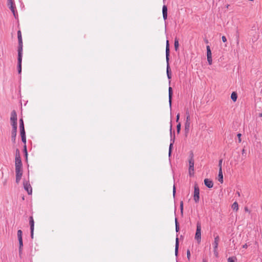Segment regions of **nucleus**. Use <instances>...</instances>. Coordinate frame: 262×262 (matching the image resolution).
Returning <instances> with one entry per match:
<instances>
[{
    "label": "nucleus",
    "instance_id": "obj_52",
    "mask_svg": "<svg viewBox=\"0 0 262 262\" xmlns=\"http://www.w3.org/2000/svg\"><path fill=\"white\" fill-rule=\"evenodd\" d=\"M203 262H207L206 260L203 259Z\"/></svg>",
    "mask_w": 262,
    "mask_h": 262
},
{
    "label": "nucleus",
    "instance_id": "obj_6",
    "mask_svg": "<svg viewBox=\"0 0 262 262\" xmlns=\"http://www.w3.org/2000/svg\"><path fill=\"white\" fill-rule=\"evenodd\" d=\"M23 55V43H18V59H22Z\"/></svg>",
    "mask_w": 262,
    "mask_h": 262
},
{
    "label": "nucleus",
    "instance_id": "obj_16",
    "mask_svg": "<svg viewBox=\"0 0 262 262\" xmlns=\"http://www.w3.org/2000/svg\"><path fill=\"white\" fill-rule=\"evenodd\" d=\"M190 126V122L185 123V133L187 135L189 132V128Z\"/></svg>",
    "mask_w": 262,
    "mask_h": 262
},
{
    "label": "nucleus",
    "instance_id": "obj_11",
    "mask_svg": "<svg viewBox=\"0 0 262 262\" xmlns=\"http://www.w3.org/2000/svg\"><path fill=\"white\" fill-rule=\"evenodd\" d=\"M23 173L21 172H16V183L18 184L21 180V176Z\"/></svg>",
    "mask_w": 262,
    "mask_h": 262
},
{
    "label": "nucleus",
    "instance_id": "obj_4",
    "mask_svg": "<svg viewBox=\"0 0 262 262\" xmlns=\"http://www.w3.org/2000/svg\"><path fill=\"white\" fill-rule=\"evenodd\" d=\"M15 167L22 166L20 156L19 155L18 149L16 150V155L15 157Z\"/></svg>",
    "mask_w": 262,
    "mask_h": 262
},
{
    "label": "nucleus",
    "instance_id": "obj_12",
    "mask_svg": "<svg viewBox=\"0 0 262 262\" xmlns=\"http://www.w3.org/2000/svg\"><path fill=\"white\" fill-rule=\"evenodd\" d=\"M218 178L219 181L222 183L223 182V175L222 169H219Z\"/></svg>",
    "mask_w": 262,
    "mask_h": 262
},
{
    "label": "nucleus",
    "instance_id": "obj_37",
    "mask_svg": "<svg viewBox=\"0 0 262 262\" xmlns=\"http://www.w3.org/2000/svg\"><path fill=\"white\" fill-rule=\"evenodd\" d=\"M237 138H238V142L239 143L241 142V141H242V139H241L242 134L239 133V134H237Z\"/></svg>",
    "mask_w": 262,
    "mask_h": 262
},
{
    "label": "nucleus",
    "instance_id": "obj_23",
    "mask_svg": "<svg viewBox=\"0 0 262 262\" xmlns=\"http://www.w3.org/2000/svg\"><path fill=\"white\" fill-rule=\"evenodd\" d=\"M17 37H18V43H23V40L21 37V34L20 31H18L17 32Z\"/></svg>",
    "mask_w": 262,
    "mask_h": 262
},
{
    "label": "nucleus",
    "instance_id": "obj_27",
    "mask_svg": "<svg viewBox=\"0 0 262 262\" xmlns=\"http://www.w3.org/2000/svg\"><path fill=\"white\" fill-rule=\"evenodd\" d=\"M232 208L233 210L237 211L238 210V204L236 202H234L232 205Z\"/></svg>",
    "mask_w": 262,
    "mask_h": 262
},
{
    "label": "nucleus",
    "instance_id": "obj_32",
    "mask_svg": "<svg viewBox=\"0 0 262 262\" xmlns=\"http://www.w3.org/2000/svg\"><path fill=\"white\" fill-rule=\"evenodd\" d=\"M175 223H176V230L177 232H178L179 230V226L177 221V219H175Z\"/></svg>",
    "mask_w": 262,
    "mask_h": 262
},
{
    "label": "nucleus",
    "instance_id": "obj_47",
    "mask_svg": "<svg viewBox=\"0 0 262 262\" xmlns=\"http://www.w3.org/2000/svg\"><path fill=\"white\" fill-rule=\"evenodd\" d=\"M186 116L190 115H189V111H188V110H186Z\"/></svg>",
    "mask_w": 262,
    "mask_h": 262
},
{
    "label": "nucleus",
    "instance_id": "obj_1",
    "mask_svg": "<svg viewBox=\"0 0 262 262\" xmlns=\"http://www.w3.org/2000/svg\"><path fill=\"white\" fill-rule=\"evenodd\" d=\"M195 239L200 243L201 241V223L198 222L196 223V230L195 234Z\"/></svg>",
    "mask_w": 262,
    "mask_h": 262
},
{
    "label": "nucleus",
    "instance_id": "obj_30",
    "mask_svg": "<svg viewBox=\"0 0 262 262\" xmlns=\"http://www.w3.org/2000/svg\"><path fill=\"white\" fill-rule=\"evenodd\" d=\"M19 127H20V129L25 128L24 122H23V120L22 119H20L19 120Z\"/></svg>",
    "mask_w": 262,
    "mask_h": 262
},
{
    "label": "nucleus",
    "instance_id": "obj_42",
    "mask_svg": "<svg viewBox=\"0 0 262 262\" xmlns=\"http://www.w3.org/2000/svg\"><path fill=\"white\" fill-rule=\"evenodd\" d=\"M190 256V252L189 250H188L187 251V257L188 259H189Z\"/></svg>",
    "mask_w": 262,
    "mask_h": 262
},
{
    "label": "nucleus",
    "instance_id": "obj_49",
    "mask_svg": "<svg viewBox=\"0 0 262 262\" xmlns=\"http://www.w3.org/2000/svg\"><path fill=\"white\" fill-rule=\"evenodd\" d=\"M244 151H245V149H244V148H243V150H242V154H244Z\"/></svg>",
    "mask_w": 262,
    "mask_h": 262
},
{
    "label": "nucleus",
    "instance_id": "obj_3",
    "mask_svg": "<svg viewBox=\"0 0 262 262\" xmlns=\"http://www.w3.org/2000/svg\"><path fill=\"white\" fill-rule=\"evenodd\" d=\"M200 189L197 185H195L194 186V200L197 203L199 201L200 199Z\"/></svg>",
    "mask_w": 262,
    "mask_h": 262
},
{
    "label": "nucleus",
    "instance_id": "obj_5",
    "mask_svg": "<svg viewBox=\"0 0 262 262\" xmlns=\"http://www.w3.org/2000/svg\"><path fill=\"white\" fill-rule=\"evenodd\" d=\"M24 187L25 189L28 192L29 194H31L32 192V187L28 182H24Z\"/></svg>",
    "mask_w": 262,
    "mask_h": 262
},
{
    "label": "nucleus",
    "instance_id": "obj_25",
    "mask_svg": "<svg viewBox=\"0 0 262 262\" xmlns=\"http://www.w3.org/2000/svg\"><path fill=\"white\" fill-rule=\"evenodd\" d=\"M174 49H175L176 51H177L179 48V40L177 38H176L174 40Z\"/></svg>",
    "mask_w": 262,
    "mask_h": 262
},
{
    "label": "nucleus",
    "instance_id": "obj_36",
    "mask_svg": "<svg viewBox=\"0 0 262 262\" xmlns=\"http://www.w3.org/2000/svg\"><path fill=\"white\" fill-rule=\"evenodd\" d=\"M181 129V123H179L177 125V132L179 133Z\"/></svg>",
    "mask_w": 262,
    "mask_h": 262
},
{
    "label": "nucleus",
    "instance_id": "obj_48",
    "mask_svg": "<svg viewBox=\"0 0 262 262\" xmlns=\"http://www.w3.org/2000/svg\"><path fill=\"white\" fill-rule=\"evenodd\" d=\"M19 255H20L22 253V249L20 250V249L19 248Z\"/></svg>",
    "mask_w": 262,
    "mask_h": 262
},
{
    "label": "nucleus",
    "instance_id": "obj_19",
    "mask_svg": "<svg viewBox=\"0 0 262 262\" xmlns=\"http://www.w3.org/2000/svg\"><path fill=\"white\" fill-rule=\"evenodd\" d=\"M30 225L31 230H34V222L32 216L30 217Z\"/></svg>",
    "mask_w": 262,
    "mask_h": 262
},
{
    "label": "nucleus",
    "instance_id": "obj_26",
    "mask_svg": "<svg viewBox=\"0 0 262 262\" xmlns=\"http://www.w3.org/2000/svg\"><path fill=\"white\" fill-rule=\"evenodd\" d=\"M22 235H23V232H22L21 230H18L17 231V237H18V240L23 239Z\"/></svg>",
    "mask_w": 262,
    "mask_h": 262
},
{
    "label": "nucleus",
    "instance_id": "obj_15",
    "mask_svg": "<svg viewBox=\"0 0 262 262\" xmlns=\"http://www.w3.org/2000/svg\"><path fill=\"white\" fill-rule=\"evenodd\" d=\"M17 130H12L11 133V139L13 143L15 142Z\"/></svg>",
    "mask_w": 262,
    "mask_h": 262
},
{
    "label": "nucleus",
    "instance_id": "obj_54",
    "mask_svg": "<svg viewBox=\"0 0 262 262\" xmlns=\"http://www.w3.org/2000/svg\"><path fill=\"white\" fill-rule=\"evenodd\" d=\"M172 130V128H171V126H170V131H171Z\"/></svg>",
    "mask_w": 262,
    "mask_h": 262
},
{
    "label": "nucleus",
    "instance_id": "obj_46",
    "mask_svg": "<svg viewBox=\"0 0 262 262\" xmlns=\"http://www.w3.org/2000/svg\"><path fill=\"white\" fill-rule=\"evenodd\" d=\"M33 232H34V230H31V236L32 238L33 237Z\"/></svg>",
    "mask_w": 262,
    "mask_h": 262
},
{
    "label": "nucleus",
    "instance_id": "obj_51",
    "mask_svg": "<svg viewBox=\"0 0 262 262\" xmlns=\"http://www.w3.org/2000/svg\"><path fill=\"white\" fill-rule=\"evenodd\" d=\"M259 117H262V113L259 114Z\"/></svg>",
    "mask_w": 262,
    "mask_h": 262
},
{
    "label": "nucleus",
    "instance_id": "obj_31",
    "mask_svg": "<svg viewBox=\"0 0 262 262\" xmlns=\"http://www.w3.org/2000/svg\"><path fill=\"white\" fill-rule=\"evenodd\" d=\"M21 166L15 167V172H21Z\"/></svg>",
    "mask_w": 262,
    "mask_h": 262
},
{
    "label": "nucleus",
    "instance_id": "obj_39",
    "mask_svg": "<svg viewBox=\"0 0 262 262\" xmlns=\"http://www.w3.org/2000/svg\"><path fill=\"white\" fill-rule=\"evenodd\" d=\"M172 145H173V143H170V144L169 145V156L170 155L171 152V148H172Z\"/></svg>",
    "mask_w": 262,
    "mask_h": 262
},
{
    "label": "nucleus",
    "instance_id": "obj_8",
    "mask_svg": "<svg viewBox=\"0 0 262 262\" xmlns=\"http://www.w3.org/2000/svg\"><path fill=\"white\" fill-rule=\"evenodd\" d=\"M204 183L205 185L209 188H212L213 186V182L208 179H205L204 180Z\"/></svg>",
    "mask_w": 262,
    "mask_h": 262
},
{
    "label": "nucleus",
    "instance_id": "obj_17",
    "mask_svg": "<svg viewBox=\"0 0 262 262\" xmlns=\"http://www.w3.org/2000/svg\"><path fill=\"white\" fill-rule=\"evenodd\" d=\"M168 91H169V102L170 106H171L172 96V88L171 87L169 88Z\"/></svg>",
    "mask_w": 262,
    "mask_h": 262
},
{
    "label": "nucleus",
    "instance_id": "obj_7",
    "mask_svg": "<svg viewBox=\"0 0 262 262\" xmlns=\"http://www.w3.org/2000/svg\"><path fill=\"white\" fill-rule=\"evenodd\" d=\"M194 161L191 158L189 161V172L190 174H191V172L193 173L194 170Z\"/></svg>",
    "mask_w": 262,
    "mask_h": 262
},
{
    "label": "nucleus",
    "instance_id": "obj_14",
    "mask_svg": "<svg viewBox=\"0 0 262 262\" xmlns=\"http://www.w3.org/2000/svg\"><path fill=\"white\" fill-rule=\"evenodd\" d=\"M169 61L167 62V77L169 79H171V72L170 70V67L169 65Z\"/></svg>",
    "mask_w": 262,
    "mask_h": 262
},
{
    "label": "nucleus",
    "instance_id": "obj_34",
    "mask_svg": "<svg viewBox=\"0 0 262 262\" xmlns=\"http://www.w3.org/2000/svg\"><path fill=\"white\" fill-rule=\"evenodd\" d=\"M19 242V248L20 250L22 249L23 246V239L18 240Z\"/></svg>",
    "mask_w": 262,
    "mask_h": 262
},
{
    "label": "nucleus",
    "instance_id": "obj_2",
    "mask_svg": "<svg viewBox=\"0 0 262 262\" xmlns=\"http://www.w3.org/2000/svg\"><path fill=\"white\" fill-rule=\"evenodd\" d=\"M220 242V237L219 236H216L214 238V241L213 243H212L213 247V253L214 255L216 257H218L219 256V252L217 251L218 248V245Z\"/></svg>",
    "mask_w": 262,
    "mask_h": 262
},
{
    "label": "nucleus",
    "instance_id": "obj_43",
    "mask_svg": "<svg viewBox=\"0 0 262 262\" xmlns=\"http://www.w3.org/2000/svg\"><path fill=\"white\" fill-rule=\"evenodd\" d=\"M222 41L223 42H226L227 41V39L226 38V37L225 36H223L222 37Z\"/></svg>",
    "mask_w": 262,
    "mask_h": 262
},
{
    "label": "nucleus",
    "instance_id": "obj_45",
    "mask_svg": "<svg viewBox=\"0 0 262 262\" xmlns=\"http://www.w3.org/2000/svg\"><path fill=\"white\" fill-rule=\"evenodd\" d=\"M176 193V187L174 186V185H173V195H174Z\"/></svg>",
    "mask_w": 262,
    "mask_h": 262
},
{
    "label": "nucleus",
    "instance_id": "obj_38",
    "mask_svg": "<svg viewBox=\"0 0 262 262\" xmlns=\"http://www.w3.org/2000/svg\"><path fill=\"white\" fill-rule=\"evenodd\" d=\"M222 162H223V160L222 159H221V160H219V169H222Z\"/></svg>",
    "mask_w": 262,
    "mask_h": 262
},
{
    "label": "nucleus",
    "instance_id": "obj_22",
    "mask_svg": "<svg viewBox=\"0 0 262 262\" xmlns=\"http://www.w3.org/2000/svg\"><path fill=\"white\" fill-rule=\"evenodd\" d=\"M21 61L22 59H18V72L19 74L21 72Z\"/></svg>",
    "mask_w": 262,
    "mask_h": 262
},
{
    "label": "nucleus",
    "instance_id": "obj_24",
    "mask_svg": "<svg viewBox=\"0 0 262 262\" xmlns=\"http://www.w3.org/2000/svg\"><path fill=\"white\" fill-rule=\"evenodd\" d=\"M207 49V57L212 56L211 51L210 48L209 46L206 47Z\"/></svg>",
    "mask_w": 262,
    "mask_h": 262
},
{
    "label": "nucleus",
    "instance_id": "obj_21",
    "mask_svg": "<svg viewBox=\"0 0 262 262\" xmlns=\"http://www.w3.org/2000/svg\"><path fill=\"white\" fill-rule=\"evenodd\" d=\"M237 94L236 92H232V93L231 94V99L234 101V102H235L237 100Z\"/></svg>",
    "mask_w": 262,
    "mask_h": 262
},
{
    "label": "nucleus",
    "instance_id": "obj_29",
    "mask_svg": "<svg viewBox=\"0 0 262 262\" xmlns=\"http://www.w3.org/2000/svg\"><path fill=\"white\" fill-rule=\"evenodd\" d=\"M228 262H236V258L234 257H230L228 258Z\"/></svg>",
    "mask_w": 262,
    "mask_h": 262
},
{
    "label": "nucleus",
    "instance_id": "obj_28",
    "mask_svg": "<svg viewBox=\"0 0 262 262\" xmlns=\"http://www.w3.org/2000/svg\"><path fill=\"white\" fill-rule=\"evenodd\" d=\"M13 129L12 130H17V121H11Z\"/></svg>",
    "mask_w": 262,
    "mask_h": 262
},
{
    "label": "nucleus",
    "instance_id": "obj_53",
    "mask_svg": "<svg viewBox=\"0 0 262 262\" xmlns=\"http://www.w3.org/2000/svg\"><path fill=\"white\" fill-rule=\"evenodd\" d=\"M205 42H206V43H208V40H205Z\"/></svg>",
    "mask_w": 262,
    "mask_h": 262
},
{
    "label": "nucleus",
    "instance_id": "obj_33",
    "mask_svg": "<svg viewBox=\"0 0 262 262\" xmlns=\"http://www.w3.org/2000/svg\"><path fill=\"white\" fill-rule=\"evenodd\" d=\"M207 57V61L209 65L212 64V56Z\"/></svg>",
    "mask_w": 262,
    "mask_h": 262
},
{
    "label": "nucleus",
    "instance_id": "obj_20",
    "mask_svg": "<svg viewBox=\"0 0 262 262\" xmlns=\"http://www.w3.org/2000/svg\"><path fill=\"white\" fill-rule=\"evenodd\" d=\"M178 248H179V239L178 238H176V246H175V254L177 255L178 252Z\"/></svg>",
    "mask_w": 262,
    "mask_h": 262
},
{
    "label": "nucleus",
    "instance_id": "obj_50",
    "mask_svg": "<svg viewBox=\"0 0 262 262\" xmlns=\"http://www.w3.org/2000/svg\"><path fill=\"white\" fill-rule=\"evenodd\" d=\"M181 208L182 209V207H183V203H182L181 204Z\"/></svg>",
    "mask_w": 262,
    "mask_h": 262
},
{
    "label": "nucleus",
    "instance_id": "obj_40",
    "mask_svg": "<svg viewBox=\"0 0 262 262\" xmlns=\"http://www.w3.org/2000/svg\"><path fill=\"white\" fill-rule=\"evenodd\" d=\"M21 140H22L23 142L24 143L26 144V136H21Z\"/></svg>",
    "mask_w": 262,
    "mask_h": 262
},
{
    "label": "nucleus",
    "instance_id": "obj_44",
    "mask_svg": "<svg viewBox=\"0 0 262 262\" xmlns=\"http://www.w3.org/2000/svg\"><path fill=\"white\" fill-rule=\"evenodd\" d=\"M179 118H180V114H178L177 115V119H176V122H178L179 120Z\"/></svg>",
    "mask_w": 262,
    "mask_h": 262
},
{
    "label": "nucleus",
    "instance_id": "obj_35",
    "mask_svg": "<svg viewBox=\"0 0 262 262\" xmlns=\"http://www.w3.org/2000/svg\"><path fill=\"white\" fill-rule=\"evenodd\" d=\"M20 136H21V137L25 136V128L20 129Z\"/></svg>",
    "mask_w": 262,
    "mask_h": 262
},
{
    "label": "nucleus",
    "instance_id": "obj_9",
    "mask_svg": "<svg viewBox=\"0 0 262 262\" xmlns=\"http://www.w3.org/2000/svg\"><path fill=\"white\" fill-rule=\"evenodd\" d=\"M169 42L168 41H166V62H168L169 60Z\"/></svg>",
    "mask_w": 262,
    "mask_h": 262
},
{
    "label": "nucleus",
    "instance_id": "obj_41",
    "mask_svg": "<svg viewBox=\"0 0 262 262\" xmlns=\"http://www.w3.org/2000/svg\"><path fill=\"white\" fill-rule=\"evenodd\" d=\"M190 115L187 116L185 122H190Z\"/></svg>",
    "mask_w": 262,
    "mask_h": 262
},
{
    "label": "nucleus",
    "instance_id": "obj_18",
    "mask_svg": "<svg viewBox=\"0 0 262 262\" xmlns=\"http://www.w3.org/2000/svg\"><path fill=\"white\" fill-rule=\"evenodd\" d=\"M13 4L12 0H8V6H9V8L12 11V12L13 13L14 15V9L13 7Z\"/></svg>",
    "mask_w": 262,
    "mask_h": 262
},
{
    "label": "nucleus",
    "instance_id": "obj_13",
    "mask_svg": "<svg viewBox=\"0 0 262 262\" xmlns=\"http://www.w3.org/2000/svg\"><path fill=\"white\" fill-rule=\"evenodd\" d=\"M10 120L11 121H17V115L15 111L11 113Z\"/></svg>",
    "mask_w": 262,
    "mask_h": 262
},
{
    "label": "nucleus",
    "instance_id": "obj_10",
    "mask_svg": "<svg viewBox=\"0 0 262 262\" xmlns=\"http://www.w3.org/2000/svg\"><path fill=\"white\" fill-rule=\"evenodd\" d=\"M163 17L164 20L167 18V8L165 5H164L162 8Z\"/></svg>",
    "mask_w": 262,
    "mask_h": 262
}]
</instances>
